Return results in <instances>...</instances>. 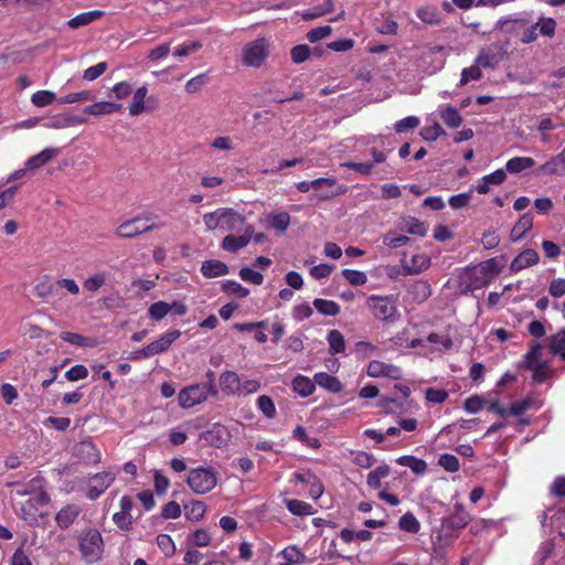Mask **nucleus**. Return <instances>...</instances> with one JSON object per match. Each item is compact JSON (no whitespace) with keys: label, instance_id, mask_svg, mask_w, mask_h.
I'll use <instances>...</instances> for the list:
<instances>
[{"label":"nucleus","instance_id":"obj_29","mask_svg":"<svg viewBox=\"0 0 565 565\" xmlns=\"http://www.w3.org/2000/svg\"><path fill=\"white\" fill-rule=\"evenodd\" d=\"M443 121L449 128H458L462 124V117L454 106H446L439 109Z\"/></svg>","mask_w":565,"mask_h":565},{"label":"nucleus","instance_id":"obj_32","mask_svg":"<svg viewBox=\"0 0 565 565\" xmlns=\"http://www.w3.org/2000/svg\"><path fill=\"white\" fill-rule=\"evenodd\" d=\"M330 354L342 353L345 350V340L339 330H330L327 337Z\"/></svg>","mask_w":565,"mask_h":565},{"label":"nucleus","instance_id":"obj_35","mask_svg":"<svg viewBox=\"0 0 565 565\" xmlns=\"http://www.w3.org/2000/svg\"><path fill=\"white\" fill-rule=\"evenodd\" d=\"M247 244H248L247 236L227 235L223 238L221 246L223 249H225L227 252L236 253L241 248L247 246Z\"/></svg>","mask_w":565,"mask_h":565},{"label":"nucleus","instance_id":"obj_51","mask_svg":"<svg viewBox=\"0 0 565 565\" xmlns=\"http://www.w3.org/2000/svg\"><path fill=\"white\" fill-rule=\"evenodd\" d=\"M282 556L287 564H301L306 562V555L300 552L296 546L287 547L282 551Z\"/></svg>","mask_w":565,"mask_h":565},{"label":"nucleus","instance_id":"obj_54","mask_svg":"<svg viewBox=\"0 0 565 565\" xmlns=\"http://www.w3.org/2000/svg\"><path fill=\"white\" fill-rule=\"evenodd\" d=\"M290 224V215L287 212H280L270 215V225L280 232H285Z\"/></svg>","mask_w":565,"mask_h":565},{"label":"nucleus","instance_id":"obj_2","mask_svg":"<svg viewBox=\"0 0 565 565\" xmlns=\"http://www.w3.org/2000/svg\"><path fill=\"white\" fill-rule=\"evenodd\" d=\"M78 546L85 562L95 563L99 561L104 550L100 532L96 529H89L78 537Z\"/></svg>","mask_w":565,"mask_h":565},{"label":"nucleus","instance_id":"obj_3","mask_svg":"<svg viewBox=\"0 0 565 565\" xmlns=\"http://www.w3.org/2000/svg\"><path fill=\"white\" fill-rule=\"evenodd\" d=\"M269 55V43L266 39H256L247 43L242 52V63L249 67H260Z\"/></svg>","mask_w":565,"mask_h":565},{"label":"nucleus","instance_id":"obj_25","mask_svg":"<svg viewBox=\"0 0 565 565\" xmlns=\"http://www.w3.org/2000/svg\"><path fill=\"white\" fill-rule=\"evenodd\" d=\"M57 153V149H44L40 153L29 158L25 162V167L29 170H36L51 161Z\"/></svg>","mask_w":565,"mask_h":565},{"label":"nucleus","instance_id":"obj_60","mask_svg":"<svg viewBox=\"0 0 565 565\" xmlns=\"http://www.w3.org/2000/svg\"><path fill=\"white\" fill-rule=\"evenodd\" d=\"M88 376V370L85 365L76 364L72 366L66 373L65 379L70 382L84 380Z\"/></svg>","mask_w":565,"mask_h":565},{"label":"nucleus","instance_id":"obj_49","mask_svg":"<svg viewBox=\"0 0 565 565\" xmlns=\"http://www.w3.org/2000/svg\"><path fill=\"white\" fill-rule=\"evenodd\" d=\"M108 274L96 273L95 275L85 279L83 286L87 291L96 292L103 285H105Z\"/></svg>","mask_w":565,"mask_h":565},{"label":"nucleus","instance_id":"obj_1","mask_svg":"<svg viewBox=\"0 0 565 565\" xmlns=\"http://www.w3.org/2000/svg\"><path fill=\"white\" fill-rule=\"evenodd\" d=\"M158 216L139 215L122 222L115 231V234L121 238H135L142 233L158 230L163 223L157 222Z\"/></svg>","mask_w":565,"mask_h":565},{"label":"nucleus","instance_id":"obj_10","mask_svg":"<svg viewBox=\"0 0 565 565\" xmlns=\"http://www.w3.org/2000/svg\"><path fill=\"white\" fill-rule=\"evenodd\" d=\"M500 270L501 268L495 258L481 262L477 267H475L472 274L477 279L476 285H482L490 281L494 275L500 273Z\"/></svg>","mask_w":565,"mask_h":565},{"label":"nucleus","instance_id":"obj_11","mask_svg":"<svg viewBox=\"0 0 565 565\" xmlns=\"http://www.w3.org/2000/svg\"><path fill=\"white\" fill-rule=\"evenodd\" d=\"M75 456L86 465H96L100 461V454L92 441H81L77 444Z\"/></svg>","mask_w":565,"mask_h":565},{"label":"nucleus","instance_id":"obj_28","mask_svg":"<svg viewBox=\"0 0 565 565\" xmlns=\"http://www.w3.org/2000/svg\"><path fill=\"white\" fill-rule=\"evenodd\" d=\"M396 462L408 467L415 475H424L427 470L426 461L414 456H401L396 459Z\"/></svg>","mask_w":565,"mask_h":565},{"label":"nucleus","instance_id":"obj_39","mask_svg":"<svg viewBox=\"0 0 565 565\" xmlns=\"http://www.w3.org/2000/svg\"><path fill=\"white\" fill-rule=\"evenodd\" d=\"M313 307L324 316L334 317L340 312V306L332 300L317 298L313 300Z\"/></svg>","mask_w":565,"mask_h":565},{"label":"nucleus","instance_id":"obj_53","mask_svg":"<svg viewBox=\"0 0 565 565\" xmlns=\"http://www.w3.org/2000/svg\"><path fill=\"white\" fill-rule=\"evenodd\" d=\"M311 50L306 44H299L291 49L290 56L295 64H300L307 61L310 56Z\"/></svg>","mask_w":565,"mask_h":565},{"label":"nucleus","instance_id":"obj_27","mask_svg":"<svg viewBox=\"0 0 565 565\" xmlns=\"http://www.w3.org/2000/svg\"><path fill=\"white\" fill-rule=\"evenodd\" d=\"M313 379L316 384L328 390L329 392L339 393L343 388V385L338 380V377L332 376L326 372L317 373Z\"/></svg>","mask_w":565,"mask_h":565},{"label":"nucleus","instance_id":"obj_45","mask_svg":"<svg viewBox=\"0 0 565 565\" xmlns=\"http://www.w3.org/2000/svg\"><path fill=\"white\" fill-rule=\"evenodd\" d=\"M222 290L237 298H246L249 295V290L235 280L224 281L222 284Z\"/></svg>","mask_w":565,"mask_h":565},{"label":"nucleus","instance_id":"obj_21","mask_svg":"<svg viewBox=\"0 0 565 565\" xmlns=\"http://www.w3.org/2000/svg\"><path fill=\"white\" fill-rule=\"evenodd\" d=\"M315 181H322L319 185L312 186V190L318 192L317 196L319 200H328L342 193V191L333 190L337 182L334 178H319Z\"/></svg>","mask_w":565,"mask_h":565},{"label":"nucleus","instance_id":"obj_44","mask_svg":"<svg viewBox=\"0 0 565 565\" xmlns=\"http://www.w3.org/2000/svg\"><path fill=\"white\" fill-rule=\"evenodd\" d=\"M416 14L420 21H423L427 24L436 25V24H439V22H440L438 12L434 7L419 8L417 10Z\"/></svg>","mask_w":565,"mask_h":565},{"label":"nucleus","instance_id":"obj_9","mask_svg":"<svg viewBox=\"0 0 565 565\" xmlns=\"http://www.w3.org/2000/svg\"><path fill=\"white\" fill-rule=\"evenodd\" d=\"M367 375L371 377L384 376L393 380H399L403 374L398 366L374 360L369 363Z\"/></svg>","mask_w":565,"mask_h":565},{"label":"nucleus","instance_id":"obj_7","mask_svg":"<svg viewBox=\"0 0 565 565\" xmlns=\"http://www.w3.org/2000/svg\"><path fill=\"white\" fill-rule=\"evenodd\" d=\"M114 480L115 475L109 471L94 475L88 481L86 497L89 500H96L111 486Z\"/></svg>","mask_w":565,"mask_h":565},{"label":"nucleus","instance_id":"obj_43","mask_svg":"<svg viewBox=\"0 0 565 565\" xmlns=\"http://www.w3.org/2000/svg\"><path fill=\"white\" fill-rule=\"evenodd\" d=\"M185 516L192 521H200L205 513V504L202 501H192L184 507Z\"/></svg>","mask_w":565,"mask_h":565},{"label":"nucleus","instance_id":"obj_56","mask_svg":"<svg viewBox=\"0 0 565 565\" xmlns=\"http://www.w3.org/2000/svg\"><path fill=\"white\" fill-rule=\"evenodd\" d=\"M419 118L416 116H408L402 120H398L394 128L397 134H404L408 130L415 129L419 126Z\"/></svg>","mask_w":565,"mask_h":565},{"label":"nucleus","instance_id":"obj_4","mask_svg":"<svg viewBox=\"0 0 565 565\" xmlns=\"http://www.w3.org/2000/svg\"><path fill=\"white\" fill-rule=\"evenodd\" d=\"M186 482L195 493L204 494L216 486V472L212 468L192 469L188 476Z\"/></svg>","mask_w":565,"mask_h":565},{"label":"nucleus","instance_id":"obj_31","mask_svg":"<svg viewBox=\"0 0 565 565\" xmlns=\"http://www.w3.org/2000/svg\"><path fill=\"white\" fill-rule=\"evenodd\" d=\"M534 164L535 161L531 157H514L507 162L505 169L510 173H519L532 168Z\"/></svg>","mask_w":565,"mask_h":565},{"label":"nucleus","instance_id":"obj_52","mask_svg":"<svg viewBox=\"0 0 565 565\" xmlns=\"http://www.w3.org/2000/svg\"><path fill=\"white\" fill-rule=\"evenodd\" d=\"M257 406L259 411L268 418H274L276 415V407L273 399L267 395H262L257 398Z\"/></svg>","mask_w":565,"mask_h":565},{"label":"nucleus","instance_id":"obj_15","mask_svg":"<svg viewBox=\"0 0 565 565\" xmlns=\"http://www.w3.org/2000/svg\"><path fill=\"white\" fill-rule=\"evenodd\" d=\"M230 433L221 424H214L211 429L204 434V439L213 447L221 448L228 441Z\"/></svg>","mask_w":565,"mask_h":565},{"label":"nucleus","instance_id":"obj_55","mask_svg":"<svg viewBox=\"0 0 565 565\" xmlns=\"http://www.w3.org/2000/svg\"><path fill=\"white\" fill-rule=\"evenodd\" d=\"M405 230L413 235L425 236L427 234V226L415 217H409L405 221Z\"/></svg>","mask_w":565,"mask_h":565},{"label":"nucleus","instance_id":"obj_63","mask_svg":"<svg viewBox=\"0 0 565 565\" xmlns=\"http://www.w3.org/2000/svg\"><path fill=\"white\" fill-rule=\"evenodd\" d=\"M239 277L243 280L252 282V284L257 285V286L262 285L263 281H264V276L260 273L255 271V270H253L249 267H243L239 270Z\"/></svg>","mask_w":565,"mask_h":565},{"label":"nucleus","instance_id":"obj_12","mask_svg":"<svg viewBox=\"0 0 565 565\" xmlns=\"http://www.w3.org/2000/svg\"><path fill=\"white\" fill-rule=\"evenodd\" d=\"M86 122V118L81 116L57 114L47 119L44 124L46 128L62 129L67 127H74Z\"/></svg>","mask_w":565,"mask_h":565},{"label":"nucleus","instance_id":"obj_26","mask_svg":"<svg viewBox=\"0 0 565 565\" xmlns=\"http://www.w3.org/2000/svg\"><path fill=\"white\" fill-rule=\"evenodd\" d=\"M105 14L104 11L100 10H94L88 12L79 13L78 15L72 18L67 21V25L71 29H78L81 26H85L94 22L95 20L102 18Z\"/></svg>","mask_w":565,"mask_h":565},{"label":"nucleus","instance_id":"obj_47","mask_svg":"<svg viewBox=\"0 0 565 565\" xmlns=\"http://www.w3.org/2000/svg\"><path fill=\"white\" fill-rule=\"evenodd\" d=\"M398 525L403 531L408 533H417L420 529L419 522L411 512H407L401 516Z\"/></svg>","mask_w":565,"mask_h":565},{"label":"nucleus","instance_id":"obj_22","mask_svg":"<svg viewBox=\"0 0 565 565\" xmlns=\"http://www.w3.org/2000/svg\"><path fill=\"white\" fill-rule=\"evenodd\" d=\"M469 522V513L461 504H456L455 512L447 519L446 524L454 530H460L466 527Z\"/></svg>","mask_w":565,"mask_h":565},{"label":"nucleus","instance_id":"obj_13","mask_svg":"<svg viewBox=\"0 0 565 565\" xmlns=\"http://www.w3.org/2000/svg\"><path fill=\"white\" fill-rule=\"evenodd\" d=\"M218 218H221V228L224 231H236L245 224V216L233 209L222 207Z\"/></svg>","mask_w":565,"mask_h":565},{"label":"nucleus","instance_id":"obj_30","mask_svg":"<svg viewBox=\"0 0 565 565\" xmlns=\"http://www.w3.org/2000/svg\"><path fill=\"white\" fill-rule=\"evenodd\" d=\"M60 338L65 342L81 348H93L97 343L96 340L92 338L83 337L82 334L68 331L61 332Z\"/></svg>","mask_w":565,"mask_h":565},{"label":"nucleus","instance_id":"obj_17","mask_svg":"<svg viewBox=\"0 0 565 565\" xmlns=\"http://www.w3.org/2000/svg\"><path fill=\"white\" fill-rule=\"evenodd\" d=\"M507 179V173L503 169H498L494 172L487 174L481 178L476 186V190L480 194H486L490 190V185H500Z\"/></svg>","mask_w":565,"mask_h":565},{"label":"nucleus","instance_id":"obj_40","mask_svg":"<svg viewBox=\"0 0 565 565\" xmlns=\"http://www.w3.org/2000/svg\"><path fill=\"white\" fill-rule=\"evenodd\" d=\"M429 264L430 260L426 255H414L412 256V265H405L404 268L407 274L413 275L426 269L429 266Z\"/></svg>","mask_w":565,"mask_h":565},{"label":"nucleus","instance_id":"obj_57","mask_svg":"<svg viewBox=\"0 0 565 565\" xmlns=\"http://www.w3.org/2000/svg\"><path fill=\"white\" fill-rule=\"evenodd\" d=\"M438 465L449 472H457L460 468L458 458L450 454H443L438 459Z\"/></svg>","mask_w":565,"mask_h":565},{"label":"nucleus","instance_id":"obj_33","mask_svg":"<svg viewBox=\"0 0 565 565\" xmlns=\"http://www.w3.org/2000/svg\"><path fill=\"white\" fill-rule=\"evenodd\" d=\"M147 93L148 89L146 86H141L135 92L132 102L129 105V113L131 116H138L146 110L145 98Z\"/></svg>","mask_w":565,"mask_h":565},{"label":"nucleus","instance_id":"obj_20","mask_svg":"<svg viewBox=\"0 0 565 565\" xmlns=\"http://www.w3.org/2000/svg\"><path fill=\"white\" fill-rule=\"evenodd\" d=\"M533 227V216L530 213L523 214L514 224L510 233L512 242L520 241Z\"/></svg>","mask_w":565,"mask_h":565},{"label":"nucleus","instance_id":"obj_64","mask_svg":"<svg viewBox=\"0 0 565 565\" xmlns=\"http://www.w3.org/2000/svg\"><path fill=\"white\" fill-rule=\"evenodd\" d=\"M475 63L479 67L494 68L498 64V60L494 54H490L484 51H481L480 54L476 57Z\"/></svg>","mask_w":565,"mask_h":565},{"label":"nucleus","instance_id":"obj_6","mask_svg":"<svg viewBox=\"0 0 565 565\" xmlns=\"http://www.w3.org/2000/svg\"><path fill=\"white\" fill-rule=\"evenodd\" d=\"M217 394L218 390L216 386L191 385L180 391L179 404L184 408H189L204 402L209 396H216Z\"/></svg>","mask_w":565,"mask_h":565},{"label":"nucleus","instance_id":"obj_59","mask_svg":"<svg viewBox=\"0 0 565 565\" xmlns=\"http://www.w3.org/2000/svg\"><path fill=\"white\" fill-rule=\"evenodd\" d=\"M342 275L353 286H362L367 280L365 273L359 270L344 269Z\"/></svg>","mask_w":565,"mask_h":565},{"label":"nucleus","instance_id":"obj_58","mask_svg":"<svg viewBox=\"0 0 565 565\" xmlns=\"http://www.w3.org/2000/svg\"><path fill=\"white\" fill-rule=\"evenodd\" d=\"M482 77L480 67L475 63L472 66L463 68L461 72L460 85L463 86L470 81H478Z\"/></svg>","mask_w":565,"mask_h":565},{"label":"nucleus","instance_id":"obj_24","mask_svg":"<svg viewBox=\"0 0 565 565\" xmlns=\"http://www.w3.org/2000/svg\"><path fill=\"white\" fill-rule=\"evenodd\" d=\"M81 510L77 505L70 504L63 509H61L55 520L61 529H67L78 516Z\"/></svg>","mask_w":565,"mask_h":565},{"label":"nucleus","instance_id":"obj_37","mask_svg":"<svg viewBox=\"0 0 565 565\" xmlns=\"http://www.w3.org/2000/svg\"><path fill=\"white\" fill-rule=\"evenodd\" d=\"M9 487H15V493L20 497L33 494L42 487V478L35 477L28 484L12 482L9 483Z\"/></svg>","mask_w":565,"mask_h":565},{"label":"nucleus","instance_id":"obj_23","mask_svg":"<svg viewBox=\"0 0 565 565\" xmlns=\"http://www.w3.org/2000/svg\"><path fill=\"white\" fill-rule=\"evenodd\" d=\"M239 383V376L235 372L225 371L220 376V386L227 395L237 394Z\"/></svg>","mask_w":565,"mask_h":565},{"label":"nucleus","instance_id":"obj_46","mask_svg":"<svg viewBox=\"0 0 565 565\" xmlns=\"http://www.w3.org/2000/svg\"><path fill=\"white\" fill-rule=\"evenodd\" d=\"M539 173L543 174H563L565 173V167L561 161H558V157H554L551 160L546 161L539 168Z\"/></svg>","mask_w":565,"mask_h":565},{"label":"nucleus","instance_id":"obj_38","mask_svg":"<svg viewBox=\"0 0 565 565\" xmlns=\"http://www.w3.org/2000/svg\"><path fill=\"white\" fill-rule=\"evenodd\" d=\"M292 388L295 392L306 397L312 394L315 390V382L306 376L298 375L292 381Z\"/></svg>","mask_w":565,"mask_h":565},{"label":"nucleus","instance_id":"obj_41","mask_svg":"<svg viewBox=\"0 0 565 565\" xmlns=\"http://www.w3.org/2000/svg\"><path fill=\"white\" fill-rule=\"evenodd\" d=\"M171 311V307L166 301H157L153 302L149 309L148 315L151 319L156 321L162 320L169 312Z\"/></svg>","mask_w":565,"mask_h":565},{"label":"nucleus","instance_id":"obj_36","mask_svg":"<svg viewBox=\"0 0 565 565\" xmlns=\"http://www.w3.org/2000/svg\"><path fill=\"white\" fill-rule=\"evenodd\" d=\"M391 472V468L387 465H382L372 470L367 475L366 483L372 489H379L381 487V479L386 478Z\"/></svg>","mask_w":565,"mask_h":565},{"label":"nucleus","instance_id":"obj_19","mask_svg":"<svg viewBox=\"0 0 565 565\" xmlns=\"http://www.w3.org/2000/svg\"><path fill=\"white\" fill-rule=\"evenodd\" d=\"M228 266L221 260L210 259L202 263L201 273L206 278H215L228 274Z\"/></svg>","mask_w":565,"mask_h":565},{"label":"nucleus","instance_id":"obj_61","mask_svg":"<svg viewBox=\"0 0 565 565\" xmlns=\"http://www.w3.org/2000/svg\"><path fill=\"white\" fill-rule=\"evenodd\" d=\"M107 71V63L99 62L98 64L90 66L84 71L83 78L92 82L102 76Z\"/></svg>","mask_w":565,"mask_h":565},{"label":"nucleus","instance_id":"obj_5","mask_svg":"<svg viewBox=\"0 0 565 565\" xmlns=\"http://www.w3.org/2000/svg\"><path fill=\"white\" fill-rule=\"evenodd\" d=\"M366 306L379 320L394 321L397 318V307L393 297L373 295L366 299Z\"/></svg>","mask_w":565,"mask_h":565},{"label":"nucleus","instance_id":"obj_42","mask_svg":"<svg viewBox=\"0 0 565 565\" xmlns=\"http://www.w3.org/2000/svg\"><path fill=\"white\" fill-rule=\"evenodd\" d=\"M287 509L295 515L313 514L312 507L309 503L296 499L287 501Z\"/></svg>","mask_w":565,"mask_h":565},{"label":"nucleus","instance_id":"obj_62","mask_svg":"<svg viewBox=\"0 0 565 565\" xmlns=\"http://www.w3.org/2000/svg\"><path fill=\"white\" fill-rule=\"evenodd\" d=\"M331 32H332V28L330 25L318 26V28L311 29L307 33V39L309 42L315 43L322 39L328 38L331 34Z\"/></svg>","mask_w":565,"mask_h":565},{"label":"nucleus","instance_id":"obj_8","mask_svg":"<svg viewBox=\"0 0 565 565\" xmlns=\"http://www.w3.org/2000/svg\"><path fill=\"white\" fill-rule=\"evenodd\" d=\"M370 152L373 158V161H365V162L348 161V162L342 163V166L348 169L354 170L355 172H358L362 175H370L372 173V170H373L375 163H382L386 160V153L377 150L376 148H372Z\"/></svg>","mask_w":565,"mask_h":565},{"label":"nucleus","instance_id":"obj_48","mask_svg":"<svg viewBox=\"0 0 565 565\" xmlns=\"http://www.w3.org/2000/svg\"><path fill=\"white\" fill-rule=\"evenodd\" d=\"M56 96L51 90H38L31 96V102L36 107H45L55 100Z\"/></svg>","mask_w":565,"mask_h":565},{"label":"nucleus","instance_id":"obj_18","mask_svg":"<svg viewBox=\"0 0 565 565\" xmlns=\"http://www.w3.org/2000/svg\"><path fill=\"white\" fill-rule=\"evenodd\" d=\"M122 110V105L113 102H98L84 108V113L92 116H103Z\"/></svg>","mask_w":565,"mask_h":565},{"label":"nucleus","instance_id":"obj_34","mask_svg":"<svg viewBox=\"0 0 565 565\" xmlns=\"http://www.w3.org/2000/svg\"><path fill=\"white\" fill-rule=\"evenodd\" d=\"M551 353L558 354L565 361V328L550 338Z\"/></svg>","mask_w":565,"mask_h":565},{"label":"nucleus","instance_id":"obj_16","mask_svg":"<svg viewBox=\"0 0 565 565\" xmlns=\"http://www.w3.org/2000/svg\"><path fill=\"white\" fill-rule=\"evenodd\" d=\"M540 260V256L536 250L532 248H527L519 254L510 265V269L512 271H520L529 266L537 264Z\"/></svg>","mask_w":565,"mask_h":565},{"label":"nucleus","instance_id":"obj_14","mask_svg":"<svg viewBox=\"0 0 565 565\" xmlns=\"http://www.w3.org/2000/svg\"><path fill=\"white\" fill-rule=\"evenodd\" d=\"M181 335L180 330H172L162 334L158 340L149 343L148 350L151 356L166 352L170 345Z\"/></svg>","mask_w":565,"mask_h":565},{"label":"nucleus","instance_id":"obj_50","mask_svg":"<svg viewBox=\"0 0 565 565\" xmlns=\"http://www.w3.org/2000/svg\"><path fill=\"white\" fill-rule=\"evenodd\" d=\"M409 242V237L406 235H398L394 232H388L383 236V244L390 248H397L406 245Z\"/></svg>","mask_w":565,"mask_h":565}]
</instances>
